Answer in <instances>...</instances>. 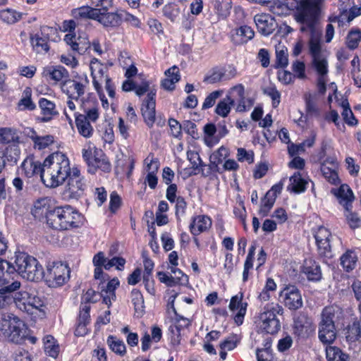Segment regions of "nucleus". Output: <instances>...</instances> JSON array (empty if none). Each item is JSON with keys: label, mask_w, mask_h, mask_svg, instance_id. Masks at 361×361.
Returning <instances> with one entry per match:
<instances>
[{"label": "nucleus", "mask_w": 361, "mask_h": 361, "mask_svg": "<svg viewBox=\"0 0 361 361\" xmlns=\"http://www.w3.org/2000/svg\"><path fill=\"white\" fill-rule=\"evenodd\" d=\"M351 209L352 207L344 209V216L349 226L353 229H355L361 226V219L358 214L353 212Z\"/></svg>", "instance_id": "obj_58"}, {"label": "nucleus", "mask_w": 361, "mask_h": 361, "mask_svg": "<svg viewBox=\"0 0 361 361\" xmlns=\"http://www.w3.org/2000/svg\"><path fill=\"white\" fill-rule=\"evenodd\" d=\"M24 322L13 314H4L0 321V331L9 341L20 343L26 335Z\"/></svg>", "instance_id": "obj_7"}, {"label": "nucleus", "mask_w": 361, "mask_h": 361, "mask_svg": "<svg viewBox=\"0 0 361 361\" xmlns=\"http://www.w3.org/2000/svg\"><path fill=\"white\" fill-rule=\"evenodd\" d=\"M16 273L31 281H38L44 277V269L37 259L25 252L16 254Z\"/></svg>", "instance_id": "obj_5"}, {"label": "nucleus", "mask_w": 361, "mask_h": 361, "mask_svg": "<svg viewBox=\"0 0 361 361\" xmlns=\"http://www.w3.org/2000/svg\"><path fill=\"white\" fill-rule=\"evenodd\" d=\"M54 30L48 26H44L41 28L40 33H37L30 36V43L33 49L37 52L48 51L49 47L48 44L49 34L54 32Z\"/></svg>", "instance_id": "obj_21"}, {"label": "nucleus", "mask_w": 361, "mask_h": 361, "mask_svg": "<svg viewBox=\"0 0 361 361\" xmlns=\"http://www.w3.org/2000/svg\"><path fill=\"white\" fill-rule=\"evenodd\" d=\"M302 272L310 281H317L322 278L319 265L311 259L305 261Z\"/></svg>", "instance_id": "obj_38"}, {"label": "nucleus", "mask_w": 361, "mask_h": 361, "mask_svg": "<svg viewBox=\"0 0 361 361\" xmlns=\"http://www.w3.org/2000/svg\"><path fill=\"white\" fill-rule=\"evenodd\" d=\"M321 171L324 178L331 184L338 185L340 183L336 164L331 163V166L323 164L321 166Z\"/></svg>", "instance_id": "obj_46"}, {"label": "nucleus", "mask_w": 361, "mask_h": 361, "mask_svg": "<svg viewBox=\"0 0 361 361\" xmlns=\"http://www.w3.org/2000/svg\"><path fill=\"white\" fill-rule=\"evenodd\" d=\"M99 10L97 22L104 28H115L121 25V11L109 12L107 7L103 6H99Z\"/></svg>", "instance_id": "obj_18"}, {"label": "nucleus", "mask_w": 361, "mask_h": 361, "mask_svg": "<svg viewBox=\"0 0 361 361\" xmlns=\"http://www.w3.org/2000/svg\"><path fill=\"white\" fill-rule=\"evenodd\" d=\"M237 75V70L233 66L215 67L204 77V81L208 84H214L223 80H230Z\"/></svg>", "instance_id": "obj_15"}, {"label": "nucleus", "mask_w": 361, "mask_h": 361, "mask_svg": "<svg viewBox=\"0 0 361 361\" xmlns=\"http://www.w3.org/2000/svg\"><path fill=\"white\" fill-rule=\"evenodd\" d=\"M156 90L150 91L142 101L141 111L144 121L149 128H152L155 121Z\"/></svg>", "instance_id": "obj_17"}, {"label": "nucleus", "mask_w": 361, "mask_h": 361, "mask_svg": "<svg viewBox=\"0 0 361 361\" xmlns=\"http://www.w3.org/2000/svg\"><path fill=\"white\" fill-rule=\"evenodd\" d=\"M70 277V269L67 264L61 262H48L44 277L49 287L61 286Z\"/></svg>", "instance_id": "obj_8"}, {"label": "nucleus", "mask_w": 361, "mask_h": 361, "mask_svg": "<svg viewBox=\"0 0 361 361\" xmlns=\"http://www.w3.org/2000/svg\"><path fill=\"white\" fill-rule=\"evenodd\" d=\"M276 199L269 194L266 193L264 197L261 201L259 214L264 216H267L273 207Z\"/></svg>", "instance_id": "obj_63"}, {"label": "nucleus", "mask_w": 361, "mask_h": 361, "mask_svg": "<svg viewBox=\"0 0 361 361\" xmlns=\"http://www.w3.org/2000/svg\"><path fill=\"white\" fill-rule=\"evenodd\" d=\"M283 308L277 303H267L259 314L257 326L262 332L274 334L279 331L281 325L276 314H282Z\"/></svg>", "instance_id": "obj_6"}, {"label": "nucleus", "mask_w": 361, "mask_h": 361, "mask_svg": "<svg viewBox=\"0 0 361 361\" xmlns=\"http://www.w3.org/2000/svg\"><path fill=\"white\" fill-rule=\"evenodd\" d=\"M18 173L27 178L39 175L42 178V164L36 161L32 156L26 157L18 169Z\"/></svg>", "instance_id": "obj_20"}, {"label": "nucleus", "mask_w": 361, "mask_h": 361, "mask_svg": "<svg viewBox=\"0 0 361 361\" xmlns=\"http://www.w3.org/2000/svg\"><path fill=\"white\" fill-rule=\"evenodd\" d=\"M212 219L207 215H197L192 218L189 226L190 231L193 235H198L208 231L212 226Z\"/></svg>", "instance_id": "obj_28"}, {"label": "nucleus", "mask_w": 361, "mask_h": 361, "mask_svg": "<svg viewBox=\"0 0 361 361\" xmlns=\"http://www.w3.org/2000/svg\"><path fill=\"white\" fill-rule=\"evenodd\" d=\"M337 331L336 325L318 324V337L324 344H331L336 338Z\"/></svg>", "instance_id": "obj_34"}, {"label": "nucleus", "mask_w": 361, "mask_h": 361, "mask_svg": "<svg viewBox=\"0 0 361 361\" xmlns=\"http://www.w3.org/2000/svg\"><path fill=\"white\" fill-rule=\"evenodd\" d=\"M15 277H18V275H10L0 279L1 294L10 296L13 292L20 288V282L18 280L15 279Z\"/></svg>", "instance_id": "obj_36"}, {"label": "nucleus", "mask_w": 361, "mask_h": 361, "mask_svg": "<svg viewBox=\"0 0 361 361\" xmlns=\"http://www.w3.org/2000/svg\"><path fill=\"white\" fill-rule=\"evenodd\" d=\"M361 40V30L353 29L349 32L346 38V45L350 49H356Z\"/></svg>", "instance_id": "obj_59"}, {"label": "nucleus", "mask_w": 361, "mask_h": 361, "mask_svg": "<svg viewBox=\"0 0 361 361\" xmlns=\"http://www.w3.org/2000/svg\"><path fill=\"white\" fill-rule=\"evenodd\" d=\"M13 301L18 309L30 315V290H21L16 293Z\"/></svg>", "instance_id": "obj_42"}, {"label": "nucleus", "mask_w": 361, "mask_h": 361, "mask_svg": "<svg viewBox=\"0 0 361 361\" xmlns=\"http://www.w3.org/2000/svg\"><path fill=\"white\" fill-rule=\"evenodd\" d=\"M288 49L281 44L276 46V67L285 68L288 64Z\"/></svg>", "instance_id": "obj_52"}, {"label": "nucleus", "mask_w": 361, "mask_h": 361, "mask_svg": "<svg viewBox=\"0 0 361 361\" xmlns=\"http://www.w3.org/2000/svg\"><path fill=\"white\" fill-rule=\"evenodd\" d=\"M264 93L271 99V104L274 108H277L281 102V93L274 85H270L264 88Z\"/></svg>", "instance_id": "obj_62"}, {"label": "nucleus", "mask_w": 361, "mask_h": 361, "mask_svg": "<svg viewBox=\"0 0 361 361\" xmlns=\"http://www.w3.org/2000/svg\"><path fill=\"white\" fill-rule=\"evenodd\" d=\"M86 188V181L78 167L72 168V173L68 177L64 194L71 199H78Z\"/></svg>", "instance_id": "obj_12"}, {"label": "nucleus", "mask_w": 361, "mask_h": 361, "mask_svg": "<svg viewBox=\"0 0 361 361\" xmlns=\"http://www.w3.org/2000/svg\"><path fill=\"white\" fill-rule=\"evenodd\" d=\"M254 21L258 31L264 36L271 35L277 27L275 19L269 14H257Z\"/></svg>", "instance_id": "obj_22"}, {"label": "nucleus", "mask_w": 361, "mask_h": 361, "mask_svg": "<svg viewBox=\"0 0 361 361\" xmlns=\"http://www.w3.org/2000/svg\"><path fill=\"white\" fill-rule=\"evenodd\" d=\"M279 300L291 310H298L303 305L300 291L294 286H287L283 288L279 293Z\"/></svg>", "instance_id": "obj_13"}, {"label": "nucleus", "mask_w": 361, "mask_h": 361, "mask_svg": "<svg viewBox=\"0 0 361 361\" xmlns=\"http://www.w3.org/2000/svg\"><path fill=\"white\" fill-rule=\"evenodd\" d=\"M91 75L92 77V83L94 89L99 95L102 106L104 109L109 108V102L105 95L102 92V85H105L108 94L110 97H115V87L111 80L107 75L106 66L100 63L98 59H94L90 63Z\"/></svg>", "instance_id": "obj_4"}, {"label": "nucleus", "mask_w": 361, "mask_h": 361, "mask_svg": "<svg viewBox=\"0 0 361 361\" xmlns=\"http://www.w3.org/2000/svg\"><path fill=\"white\" fill-rule=\"evenodd\" d=\"M64 42L68 45L72 51L82 54L90 45L89 42L83 38L78 37H77L75 33H67L63 38Z\"/></svg>", "instance_id": "obj_30"}, {"label": "nucleus", "mask_w": 361, "mask_h": 361, "mask_svg": "<svg viewBox=\"0 0 361 361\" xmlns=\"http://www.w3.org/2000/svg\"><path fill=\"white\" fill-rule=\"evenodd\" d=\"M32 90L30 87H25L23 92L22 97L18 103V109L19 111L30 110L32 111L36 106L32 101Z\"/></svg>", "instance_id": "obj_47"}, {"label": "nucleus", "mask_w": 361, "mask_h": 361, "mask_svg": "<svg viewBox=\"0 0 361 361\" xmlns=\"http://www.w3.org/2000/svg\"><path fill=\"white\" fill-rule=\"evenodd\" d=\"M75 126L78 133L85 138H90L94 132L92 123L86 120L85 117L77 115L75 118Z\"/></svg>", "instance_id": "obj_40"}, {"label": "nucleus", "mask_w": 361, "mask_h": 361, "mask_svg": "<svg viewBox=\"0 0 361 361\" xmlns=\"http://www.w3.org/2000/svg\"><path fill=\"white\" fill-rule=\"evenodd\" d=\"M300 25V31L308 32L310 39L308 42L309 51L312 57L313 67L319 76H326L328 73V63L322 51V30L318 25L317 19H295Z\"/></svg>", "instance_id": "obj_1"}, {"label": "nucleus", "mask_w": 361, "mask_h": 361, "mask_svg": "<svg viewBox=\"0 0 361 361\" xmlns=\"http://www.w3.org/2000/svg\"><path fill=\"white\" fill-rule=\"evenodd\" d=\"M345 338L348 342L354 343L361 338V324L359 322H355L348 326Z\"/></svg>", "instance_id": "obj_55"}, {"label": "nucleus", "mask_w": 361, "mask_h": 361, "mask_svg": "<svg viewBox=\"0 0 361 361\" xmlns=\"http://www.w3.org/2000/svg\"><path fill=\"white\" fill-rule=\"evenodd\" d=\"M257 361H272L273 356L271 349V341L267 340L264 348L256 351Z\"/></svg>", "instance_id": "obj_61"}, {"label": "nucleus", "mask_w": 361, "mask_h": 361, "mask_svg": "<svg viewBox=\"0 0 361 361\" xmlns=\"http://www.w3.org/2000/svg\"><path fill=\"white\" fill-rule=\"evenodd\" d=\"M23 133L27 138L31 140L34 149L37 150H42L48 148L54 142V137L53 135H40L32 128H25L23 130Z\"/></svg>", "instance_id": "obj_19"}, {"label": "nucleus", "mask_w": 361, "mask_h": 361, "mask_svg": "<svg viewBox=\"0 0 361 361\" xmlns=\"http://www.w3.org/2000/svg\"><path fill=\"white\" fill-rule=\"evenodd\" d=\"M307 181L301 177L299 172H295L290 178V184L288 186V190L294 192L295 193L303 192L306 190Z\"/></svg>", "instance_id": "obj_44"}, {"label": "nucleus", "mask_w": 361, "mask_h": 361, "mask_svg": "<svg viewBox=\"0 0 361 361\" xmlns=\"http://www.w3.org/2000/svg\"><path fill=\"white\" fill-rule=\"evenodd\" d=\"M82 109L83 114H80V115L85 117L86 120L88 121L94 123L99 118V107L97 102L91 101L82 102Z\"/></svg>", "instance_id": "obj_35"}, {"label": "nucleus", "mask_w": 361, "mask_h": 361, "mask_svg": "<svg viewBox=\"0 0 361 361\" xmlns=\"http://www.w3.org/2000/svg\"><path fill=\"white\" fill-rule=\"evenodd\" d=\"M94 276L96 279H102V281L99 284L100 290V297L103 299V302L109 307L113 301L116 300V289L119 286L120 282L117 278H114L105 283L106 274L103 271L104 267L94 266Z\"/></svg>", "instance_id": "obj_10"}, {"label": "nucleus", "mask_w": 361, "mask_h": 361, "mask_svg": "<svg viewBox=\"0 0 361 361\" xmlns=\"http://www.w3.org/2000/svg\"><path fill=\"white\" fill-rule=\"evenodd\" d=\"M91 164L87 167V171L91 174H95L98 171L104 173H109L111 170V165L107 157L101 151L99 154L94 157Z\"/></svg>", "instance_id": "obj_32"}, {"label": "nucleus", "mask_w": 361, "mask_h": 361, "mask_svg": "<svg viewBox=\"0 0 361 361\" xmlns=\"http://www.w3.org/2000/svg\"><path fill=\"white\" fill-rule=\"evenodd\" d=\"M331 192L337 197L338 202L344 209L352 207L355 196L353 190L347 184H342L338 188L332 189Z\"/></svg>", "instance_id": "obj_27"}, {"label": "nucleus", "mask_w": 361, "mask_h": 361, "mask_svg": "<svg viewBox=\"0 0 361 361\" xmlns=\"http://www.w3.org/2000/svg\"><path fill=\"white\" fill-rule=\"evenodd\" d=\"M30 305H28L30 308V315L34 320L42 319L46 317V306L43 298L39 297L37 293L30 290Z\"/></svg>", "instance_id": "obj_23"}, {"label": "nucleus", "mask_w": 361, "mask_h": 361, "mask_svg": "<svg viewBox=\"0 0 361 361\" xmlns=\"http://www.w3.org/2000/svg\"><path fill=\"white\" fill-rule=\"evenodd\" d=\"M39 106L42 111V121H49L54 115L57 114L56 106L54 102L45 98H41L39 101Z\"/></svg>", "instance_id": "obj_43"}, {"label": "nucleus", "mask_w": 361, "mask_h": 361, "mask_svg": "<svg viewBox=\"0 0 361 361\" xmlns=\"http://www.w3.org/2000/svg\"><path fill=\"white\" fill-rule=\"evenodd\" d=\"M325 0L296 1L293 10L294 19H317L321 5Z\"/></svg>", "instance_id": "obj_11"}, {"label": "nucleus", "mask_w": 361, "mask_h": 361, "mask_svg": "<svg viewBox=\"0 0 361 361\" xmlns=\"http://www.w3.org/2000/svg\"><path fill=\"white\" fill-rule=\"evenodd\" d=\"M22 14L11 8L0 11V19L7 23L13 24L20 20Z\"/></svg>", "instance_id": "obj_56"}, {"label": "nucleus", "mask_w": 361, "mask_h": 361, "mask_svg": "<svg viewBox=\"0 0 361 361\" xmlns=\"http://www.w3.org/2000/svg\"><path fill=\"white\" fill-rule=\"evenodd\" d=\"M89 85L87 74H77L73 79L64 80L61 86V91L68 96V99H75L78 102L82 97Z\"/></svg>", "instance_id": "obj_9"}, {"label": "nucleus", "mask_w": 361, "mask_h": 361, "mask_svg": "<svg viewBox=\"0 0 361 361\" xmlns=\"http://www.w3.org/2000/svg\"><path fill=\"white\" fill-rule=\"evenodd\" d=\"M228 156L229 149L224 146H221L210 155V162L212 165L217 166L219 164L222 163V161Z\"/></svg>", "instance_id": "obj_57"}, {"label": "nucleus", "mask_w": 361, "mask_h": 361, "mask_svg": "<svg viewBox=\"0 0 361 361\" xmlns=\"http://www.w3.org/2000/svg\"><path fill=\"white\" fill-rule=\"evenodd\" d=\"M328 361H349V355L336 346L329 345L326 348Z\"/></svg>", "instance_id": "obj_48"}, {"label": "nucleus", "mask_w": 361, "mask_h": 361, "mask_svg": "<svg viewBox=\"0 0 361 361\" xmlns=\"http://www.w3.org/2000/svg\"><path fill=\"white\" fill-rule=\"evenodd\" d=\"M175 314V323L173 326H171L170 330L173 334L171 336V343L173 345L180 344V331L190 324V322L188 319L181 317L176 312Z\"/></svg>", "instance_id": "obj_31"}, {"label": "nucleus", "mask_w": 361, "mask_h": 361, "mask_svg": "<svg viewBox=\"0 0 361 361\" xmlns=\"http://www.w3.org/2000/svg\"><path fill=\"white\" fill-rule=\"evenodd\" d=\"M131 299L135 311L142 313L144 311L145 306L141 292L137 289H133L131 292Z\"/></svg>", "instance_id": "obj_64"}, {"label": "nucleus", "mask_w": 361, "mask_h": 361, "mask_svg": "<svg viewBox=\"0 0 361 361\" xmlns=\"http://www.w3.org/2000/svg\"><path fill=\"white\" fill-rule=\"evenodd\" d=\"M357 257L352 251H347L341 257V264L343 268L349 272L355 268Z\"/></svg>", "instance_id": "obj_53"}, {"label": "nucleus", "mask_w": 361, "mask_h": 361, "mask_svg": "<svg viewBox=\"0 0 361 361\" xmlns=\"http://www.w3.org/2000/svg\"><path fill=\"white\" fill-rule=\"evenodd\" d=\"M293 333L300 338H307L315 331L313 320L305 312H299L293 320Z\"/></svg>", "instance_id": "obj_14"}, {"label": "nucleus", "mask_w": 361, "mask_h": 361, "mask_svg": "<svg viewBox=\"0 0 361 361\" xmlns=\"http://www.w3.org/2000/svg\"><path fill=\"white\" fill-rule=\"evenodd\" d=\"M240 342L239 337L235 335H231L221 341L219 344L220 360L224 361L227 356V352L235 349Z\"/></svg>", "instance_id": "obj_39"}, {"label": "nucleus", "mask_w": 361, "mask_h": 361, "mask_svg": "<svg viewBox=\"0 0 361 361\" xmlns=\"http://www.w3.org/2000/svg\"><path fill=\"white\" fill-rule=\"evenodd\" d=\"M44 351L50 357L56 358L59 353V346L56 344L54 338L47 335L44 338Z\"/></svg>", "instance_id": "obj_54"}, {"label": "nucleus", "mask_w": 361, "mask_h": 361, "mask_svg": "<svg viewBox=\"0 0 361 361\" xmlns=\"http://www.w3.org/2000/svg\"><path fill=\"white\" fill-rule=\"evenodd\" d=\"M43 76L47 80L54 81V82H61V85L64 80L69 78L68 71L62 66L45 67L42 72Z\"/></svg>", "instance_id": "obj_25"}, {"label": "nucleus", "mask_w": 361, "mask_h": 361, "mask_svg": "<svg viewBox=\"0 0 361 361\" xmlns=\"http://www.w3.org/2000/svg\"><path fill=\"white\" fill-rule=\"evenodd\" d=\"M341 106L343 108V112L341 114L345 122L350 126L356 125L357 123V121L354 117L347 99L342 101Z\"/></svg>", "instance_id": "obj_60"}, {"label": "nucleus", "mask_w": 361, "mask_h": 361, "mask_svg": "<svg viewBox=\"0 0 361 361\" xmlns=\"http://www.w3.org/2000/svg\"><path fill=\"white\" fill-rule=\"evenodd\" d=\"M99 7L82 6L71 11V16L75 19H89L97 21Z\"/></svg>", "instance_id": "obj_33"}, {"label": "nucleus", "mask_w": 361, "mask_h": 361, "mask_svg": "<svg viewBox=\"0 0 361 361\" xmlns=\"http://www.w3.org/2000/svg\"><path fill=\"white\" fill-rule=\"evenodd\" d=\"M166 78L161 81V86L166 90H173L175 84L180 79L179 69L176 66H172L165 71Z\"/></svg>", "instance_id": "obj_37"}, {"label": "nucleus", "mask_w": 361, "mask_h": 361, "mask_svg": "<svg viewBox=\"0 0 361 361\" xmlns=\"http://www.w3.org/2000/svg\"><path fill=\"white\" fill-rule=\"evenodd\" d=\"M71 173L68 157L62 152H55L43 162L42 180L47 187L56 188L61 185Z\"/></svg>", "instance_id": "obj_2"}, {"label": "nucleus", "mask_w": 361, "mask_h": 361, "mask_svg": "<svg viewBox=\"0 0 361 361\" xmlns=\"http://www.w3.org/2000/svg\"><path fill=\"white\" fill-rule=\"evenodd\" d=\"M255 36L254 30L247 25H243L231 32V41L235 44H243L251 40Z\"/></svg>", "instance_id": "obj_29"}, {"label": "nucleus", "mask_w": 361, "mask_h": 361, "mask_svg": "<svg viewBox=\"0 0 361 361\" xmlns=\"http://www.w3.org/2000/svg\"><path fill=\"white\" fill-rule=\"evenodd\" d=\"M19 142L17 131L11 128H0V144L16 143Z\"/></svg>", "instance_id": "obj_49"}, {"label": "nucleus", "mask_w": 361, "mask_h": 361, "mask_svg": "<svg viewBox=\"0 0 361 361\" xmlns=\"http://www.w3.org/2000/svg\"><path fill=\"white\" fill-rule=\"evenodd\" d=\"M305 100L307 116L319 120L322 118V110L317 104L315 97L311 94H307L305 96Z\"/></svg>", "instance_id": "obj_41"}, {"label": "nucleus", "mask_w": 361, "mask_h": 361, "mask_svg": "<svg viewBox=\"0 0 361 361\" xmlns=\"http://www.w3.org/2000/svg\"><path fill=\"white\" fill-rule=\"evenodd\" d=\"M106 343L111 351L116 355L123 357L126 353V345L121 339L115 336L110 335L107 337Z\"/></svg>", "instance_id": "obj_45"}, {"label": "nucleus", "mask_w": 361, "mask_h": 361, "mask_svg": "<svg viewBox=\"0 0 361 361\" xmlns=\"http://www.w3.org/2000/svg\"><path fill=\"white\" fill-rule=\"evenodd\" d=\"M102 150L96 147L95 145L89 142L82 149V157L87 167L92 164V160L97 156ZM93 166H92V168Z\"/></svg>", "instance_id": "obj_50"}, {"label": "nucleus", "mask_w": 361, "mask_h": 361, "mask_svg": "<svg viewBox=\"0 0 361 361\" xmlns=\"http://www.w3.org/2000/svg\"><path fill=\"white\" fill-rule=\"evenodd\" d=\"M243 293H239L231 298L229 304V308L231 311H237L234 317V320L238 326L241 325L243 322L247 307V303L243 301Z\"/></svg>", "instance_id": "obj_24"}, {"label": "nucleus", "mask_w": 361, "mask_h": 361, "mask_svg": "<svg viewBox=\"0 0 361 361\" xmlns=\"http://www.w3.org/2000/svg\"><path fill=\"white\" fill-rule=\"evenodd\" d=\"M331 237V232L324 226H319L314 233L319 255L328 259L333 257L330 245Z\"/></svg>", "instance_id": "obj_16"}, {"label": "nucleus", "mask_w": 361, "mask_h": 361, "mask_svg": "<svg viewBox=\"0 0 361 361\" xmlns=\"http://www.w3.org/2000/svg\"><path fill=\"white\" fill-rule=\"evenodd\" d=\"M48 226L58 231H69L80 227L83 216L70 205L56 207L46 213Z\"/></svg>", "instance_id": "obj_3"}, {"label": "nucleus", "mask_w": 361, "mask_h": 361, "mask_svg": "<svg viewBox=\"0 0 361 361\" xmlns=\"http://www.w3.org/2000/svg\"><path fill=\"white\" fill-rule=\"evenodd\" d=\"M234 104V99L231 98V95H226V97L221 100L215 109V112L222 117H226L231 111V107Z\"/></svg>", "instance_id": "obj_51"}, {"label": "nucleus", "mask_w": 361, "mask_h": 361, "mask_svg": "<svg viewBox=\"0 0 361 361\" xmlns=\"http://www.w3.org/2000/svg\"><path fill=\"white\" fill-rule=\"evenodd\" d=\"M343 311L337 305H330L325 307L320 314L319 324L323 325H335V323L341 318Z\"/></svg>", "instance_id": "obj_26"}]
</instances>
